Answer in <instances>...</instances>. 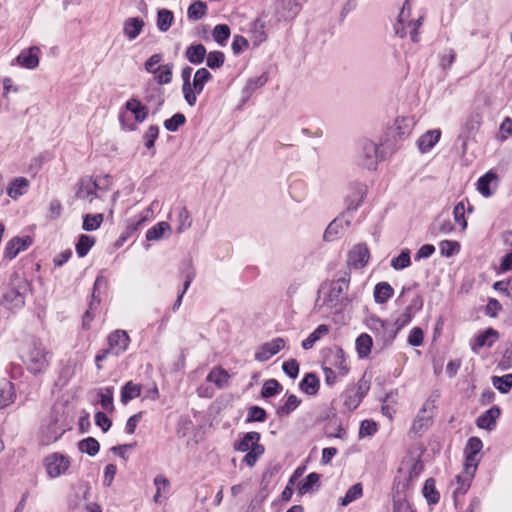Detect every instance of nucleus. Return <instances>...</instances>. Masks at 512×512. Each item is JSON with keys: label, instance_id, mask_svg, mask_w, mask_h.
Returning a JSON list of instances; mask_svg holds the SVG:
<instances>
[{"label": "nucleus", "instance_id": "obj_31", "mask_svg": "<svg viewBox=\"0 0 512 512\" xmlns=\"http://www.w3.org/2000/svg\"><path fill=\"white\" fill-rule=\"evenodd\" d=\"M206 48L202 44H192L187 47L185 56L192 64H200L206 57Z\"/></svg>", "mask_w": 512, "mask_h": 512}, {"label": "nucleus", "instance_id": "obj_4", "mask_svg": "<svg viewBox=\"0 0 512 512\" xmlns=\"http://www.w3.org/2000/svg\"><path fill=\"white\" fill-rule=\"evenodd\" d=\"M260 434L258 432H247L243 434L235 443L234 449L239 452H246L243 462L248 466H254L259 457L264 453V447L259 443Z\"/></svg>", "mask_w": 512, "mask_h": 512}, {"label": "nucleus", "instance_id": "obj_15", "mask_svg": "<svg viewBox=\"0 0 512 512\" xmlns=\"http://www.w3.org/2000/svg\"><path fill=\"white\" fill-rule=\"evenodd\" d=\"M370 258V253L366 245L357 244L352 247L348 254V265L355 268H363Z\"/></svg>", "mask_w": 512, "mask_h": 512}, {"label": "nucleus", "instance_id": "obj_2", "mask_svg": "<svg viewBox=\"0 0 512 512\" xmlns=\"http://www.w3.org/2000/svg\"><path fill=\"white\" fill-rule=\"evenodd\" d=\"M23 361L30 372L34 374L44 372L50 363V353L40 342H31L23 351Z\"/></svg>", "mask_w": 512, "mask_h": 512}, {"label": "nucleus", "instance_id": "obj_64", "mask_svg": "<svg viewBox=\"0 0 512 512\" xmlns=\"http://www.w3.org/2000/svg\"><path fill=\"white\" fill-rule=\"evenodd\" d=\"M423 331L419 327H414L408 334L407 341L411 346L417 347L422 345L423 343Z\"/></svg>", "mask_w": 512, "mask_h": 512}, {"label": "nucleus", "instance_id": "obj_53", "mask_svg": "<svg viewBox=\"0 0 512 512\" xmlns=\"http://www.w3.org/2000/svg\"><path fill=\"white\" fill-rule=\"evenodd\" d=\"M225 55L221 51H212L207 54L206 64L211 69H217L223 66Z\"/></svg>", "mask_w": 512, "mask_h": 512}, {"label": "nucleus", "instance_id": "obj_12", "mask_svg": "<svg viewBox=\"0 0 512 512\" xmlns=\"http://www.w3.org/2000/svg\"><path fill=\"white\" fill-rule=\"evenodd\" d=\"M352 220V217H348V213H342L340 216L330 222L324 232V240L332 242L338 239L344 233V231L350 227Z\"/></svg>", "mask_w": 512, "mask_h": 512}, {"label": "nucleus", "instance_id": "obj_37", "mask_svg": "<svg viewBox=\"0 0 512 512\" xmlns=\"http://www.w3.org/2000/svg\"><path fill=\"white\" fill-rule=\"evenodd\" d=\"M156 204H157V201L152 202L148 209L141 212L139 215L131 218L128 222L127 228L130 231H136L143 223H145L152 217L153 208Z\"/></svg>", "mask_w": 512, "mask_h": 512}, {"label": "nucleus", "instance_id": "obj_33", "mask_svg": "<svg viewBox=\"0 0 512 512\" xmlns=\"http://www.w3.org/2000/svg\"><path fill=\"white\" fill-rule=\"evenodd\" d=\"M319 386V379L313 373L306 374L299 384L301 391L311 396L317 394Z\"/></svg>", "mask_w": 512, "mask_h": 512}, {"label": "nucleus", "instance_id": "obj_42", "mask_svg": "<svg viewBox=\"0 0 512 512\" xmlns=\"http://www.w3.org/2000/svg\"><path fill=\"white\" fill-rule=\"evenodd\" d=\"M78 449L81 453L95 456L99 452L100 444L95 438L87 437L78 442Z\"/></svg>", "mask_w": 512, "mask_h": 512}, {"label": "nucleus", "instance_id": "obj_44", "mask_svg": "<svg viewBox=\"0 0 512 512\" xmlns=\"http://www.w3.org/2000/svg\"><path fill=\"white\" fill-rule=\"evenodd\" d=\"M177 228L178 233H183L191 227L192 220L189 211L185 207H180L177 211Z\"/></svg>", "mask_w": 512, "mask_h": 512}, {"label": "nucleus", "instance_id": "obj_8", "mask_svg": "<svg viewBox=\"0 0 512 512\" xmlns=\"http://www.w3.org/2000/svg\"><path fill=\"white\" fill-rule=\"evenodd\" d=\"M148 115V109L139 100L132 98L129 99L125 104V110L121 114L122 125L128 130L132 131L135 129V125L130 123L133 118L136 124L142 123Z\"/></svg>", "mask_w": 512, "mask_h": 512}, {"label": "nucleus", "instance_id": "obj_48", "mask_svg": "<svg viewBox=\"0 0 512 512\" xmlns=\"http://www.w3.org/2000/svg\"><path fill=\"white\" fill-rule=\"evenodd\" d=\"M158 135L159 128L155 125L149 126L143 135L144 145L148 150H151V155L155 154L154 143Z\"/></svg>", "mask_w": 512, "mask_h": 512}, {"label": "nucleus", "instance_id": "obj_36", "mask_svg": "<svg viewBox=\"0 0 512 512\" xmlns=\"http://www.w3.org/2000/svg\"><path fill=\"white\" fill-rule=\"evenodd\" d=\"M394 290L387 282H380L375 286L374 299L377 303L383 304L393 296Z\"/></svg>", "mask_w": 512, "mask_h": 512}, {"label": "nucleus", "instance_id": "obj_59", "mask_svg": "<svg viewBox=\"0 0 512 512\" xmlns=\"http://www.w3.org/2000/svg\"><path fill=\"white\" fill-rule=\"evenodd\" d=\"M362 485L360 483H357L349 488V490L346 492L345 496L341 500L342 505H347L354 500L358 499L362 495Z\"/></svg>", "mask_w": 512, "mask_h": 512}, {"label": "nucleus", "instance_id": "obj_25", "mask_svg": "<svg viewBox=\"0 0 512 512\" xmlns=\"http://www.w3.org/2000/svg\"><path fill=\"white\" fill-rule=\"evenodd\" d=\"M230 375L222 367H214L206 377L208 382L214 383L218 389H224L229 385Z\"/></svg>", "mask_w": 512, "mask_h": 512}, {"label": "nucleus", "instance_id": "obj_49", "mask_svg": "<svg viewBox=\"0 0 512 512\" xmlns=\"http://www.w3.org/2000/svg\"><path fill=\"white\" fill-rule=\"evenodd\" d=\"M207 11V5L205 2L196 0L188 8L187 14L189 19L198 20L202 18Z\"/></svg>", "mask_w": 512, "mask_h": 512}, {"label": "nucleus", "instance_id": "obj_58", "mask_svg": "<svg viewBox=\"0 0 512 512\" xmlns=\"http://www.w3.org/2000/svg\"><path fill=\"white\" fill-rule=\"evenodd\" d=\"M185 121V116L181 113H177L174 114L171 118L164 121V127L166 130L174 132L177 131L178 128L185 123Z\"/></svg>", "mask_w": 512, "mask_h": 512}, {"label": "nucleus", "instance_id": "obj_56", "mask_svg": "<svg viewBox=\"0 0 512 512\" xmlns=\"http://www.w3.org/2000/svg\"><path fill=\"white\" fill-rule=\"evenodd\" d=\"M335 367L338 376L343 377L349 372V365L342 350H338L335 354Z\"/></svg>", "mask_w": 512, "mask_h": 512}, {"label": "nucleus", "instance_id": "obj_29", "mask_svg": "<svg viewBox=\"0 0 512 512\" xmlns=\"http://www.w3.org/2000/svg\"><path fill=\"white\" fill-rule=\"evenodd\" d=\"M372 345L373 340L370 335L367 333L360 334L355 341L358 357L360 359L367 358L371 352Z\"/></svg>", "mask_w": 512, "mask_h": 512}, {"label": "nucleus", "instance_id": "obj_21", "mask_svg": "<svg viewBox=\"0 0 512 512\" xmlns=\"http://www.w3.org/2000/svg\"><path fill=\"white\" fill-rule=\"evenodd\" d=\"M30 182L25 177L14 178L7 186V195L13 199L18 200L21 196L27 193Z\"/></svg>", "mask_w": 512, "mask_h": 512}, {"label": "nucleus", "instance_id": "obj_24", "mask_svg": "<svg viewBox=\"0 0 512 512\" xmlns=\"http://www.w3.org/2000/svg\"><path fill=\"white\" fill-rule=\"evenodd\" d=\"M441 137V131L439 129L429 130L424 133L417 141L419 150L422 153L429 152L439 141Z\"/></svg>", "mask_w": 512, "mask_h": 512}, {"label": "nucleus", "instance_id": "obj_16", "mask_svg": "<svg viewBox=\"0 0 512 512\" xmlns=\"http://www.w3.org/2000/svg\"><path fill=\"white\" fill-rule=\"evenodd\" d=\"M129 343L130 338L124 330H116L108 337L109 351L115 355H120L125 352Z\"/></svg>", "mask_w": 512, "mask_h": 512}, {"label": "nucleus", "instance_id": "obj_17", "mask_svg": "<svg viewBox=\"0 0 512 512\" xmlns=\"http://www.w3.org/2000/svg\"><path fill=\"white\" fill-rule=\"evenodd\" d=\"M367 188L364 185H358L346 197V209L343 213H348V217L353 218V213L360 207L366 196Z\"/></svg>", "mask_w": 512, "mask_h": 512}, {"label": "nucleus", "instance_id": "obj_46", "mask_svg": "<svg viewBox=\"0 0 512 512\" xmlns=\"http://www.w3.org/2000/svg\"><path fill=\"white\" fill-rule=\"evenodd\" d=\"M98 396L102 408L106 411H113V389L110 387L101 388L98 391Z\"/></svg>", "mask_w": 512, "mask_h": 512}, {"label": "nucleus", "instance_id": "obj_7", "mask_svg": "<svg viewBox=\"0 0 512 512\" xmlns=\"http://www.w3.org/2000/svg\"><path fill=\"white\" fill-rule=\"evenodd\" d=\"M410 6L408 1H405L398 16V24L395 27L396 33L400 37H404L409 33L411 40L417 42L419 40L418 29L422 25L423 17L420 16L416 20L409 21Z\"/></svg>", "mask_w": 512, "mask_h": 512}, {"label": "nucleus", "instance_id": "obj_34", "mask_svg": "<svg viewBox=\"0 0 512 512\" xmlns=\"http://www.w3.org/2000/svg\"><path fill=\"white\" fill-rule=\"evenodd\" d=\"M497 175L493 171H488L485 175L479 178L477 182V190L484 197H489L492 195V191L490 190L491 184H496Z\"/></svg>", "mask_w": 512, "mask_h": 512}, {"label": "nucleus", "instance_id": "obj_41", "mask_svg": "<svg viewBox=\"0 0 512 512\" xmlns=\"http://www.w3.org/2000/svg\"><path fill=\"white\" fill-rule=\"evenodd\" d=\"M95 244V238L86 234L79 236L78 242L76 243L75 249L79 257H84L88 254L89 250Z\"/></svg>", "mask_w": 512, "mask_h": 512}, {"label": "nucleus", "instance_id": "obj_39", "mask_svg": "<svg viewBox=\"0 0 512 512\" xmlns=\"http://www.w3.org/2000/svg\"><path fill=\"white\" fill-rule=\"evenodd\" d=\"M154 485L156 487V493L154 495V501L159 502L161 498L166 497L170 491V482L163 475H157L154 478Z\"/></svg>", "mask_w": 512, "mask_h": 512}, {"label": "nucleus", "instance_id": "obj_40", "mask_svg": "<svg viewBox=\"0 0 512 512\" xmlns=\"http://www.w3.org/2000/svg\"><path fill=\"white\" fill-rule=\"evenodd\" d=\"M319 475L317 473H310L305 479L301 481L298 486L299 494L303 495L314 491L319 486Z\"/></svg>", "mask_w": 512, "mask_h": 512}, {"label": "nucleus", "instance_id": "obj_14", "mask_svg": "<svg viewBox=\"0 0 512 512\" xmlns=\"http://www.w3.org/2000/svg\"><path fill=\"white\" fill-rule=\"evenodd\" d=\"M31 244L32 239L29 236L10 239L4 249V258L14 259L20 252L27 250Z\"/></svg>", "mask_w": 512, "mask_h": 512}, {"label": "nucleus", "instance_id": "obj_20", "mask_svg": "<svg viewBox=\"0 0 512 512\" xmlns=\"http://www.w3.org/2000/svg\"><path fill=\"white\" fill-rule=\"evenodd\" d=\"M2 302L11 310L21 308L25 304V296L20 287H10L4 293Z\"/></svg>", "mask_w": 512, "mask_h": 512}, {"label": "nucleus", "instance_id": "obj_55", "mask_svg": "<svg viewBox=\"0 0 512 512\" xmlns=\"http://www.w3.org/2000/svg\"><path fill=\"white\" fill-rule=\"evenodd\" d=\"M440 253L443 256L450 257L460 250V245L457 241L444 240L439 244Z\"/></svg>", "mask_w": 512, "mask_h": 512}, {"label": "nucleus", "instance_id": "obj_43", "mask_svg": "<svg viewBox=\"0 0 512 512\" xmlns=\"http://www.w3.org/2000/svg\"><path fill=\"white\" fill-rule=\"evenodd\" d=\"M422 493L430 504H435L439 501V492L436 490L435 481L431 478L425 481Z\"/></svg>", "mask_w": 512, "mask_h": 512}, {"label": "nucleus", "instance_id": "obj_32", "mask_svg": "<svg viewBox=\"0 0 512 512\" xmlns=\"http://www.w3.org/2000/svg\"><path fill=\"white\" fill-rule=\"evenodd\" d=\"M500 415V410L497 407H491L485 414L477 419L479 428L490 430L495 426L496 419Z\"/></svg>", "mask_w": 512, "mask_h": 512}, {"label": "nucleus", "instance_id": "obj_28", "mask_svg": "<svg viewBox=\"0 0 512 512\" xmlns=\"http://www.w3.org/2000/svg\"><path fill=\"white\" fill-rule=\"evenodd\" d=\"M330 329L326 324L319 325L309 336L302 341V348L305 350L311 349L316 342L328 335Z\"/></svg>", "mask_w": 512, "mask_h": 512}, {"label": "nucleus", "instance_id": "obj_38", "mask_svg": "<svg viewBox=\"0 0 512 512\" xmlns=\"http://www.w3.org/2000/svg\"><path fill=\"white\" fill-rule=\"evenodd\" d=\"M96 188L97 185L95 182L90 180L82 181L77 192V197L92 202L97 197Z\"/></svg>", "mask_w": 512, "mask_h": 512}, {"label": "nucleus", "instance_id": "obj_5", "mask_svg": "<svg viewBox=\"0 0 512 512\" xmlns=\"http://www.w3.org/2000/svg\"><path fill=\"white\" fill-rule=\"evenodd\" d=\"M163 55L155 53L151 55L144 63V70L153 75L155 82L159 85H166L172 81L173 64H162Z\"/></svg>", "mask_w": 512, "mask_h": 512}, {"label": "nucleus", "instance_id": "obj_54", "mask_svg": "<svg viewBox=\"0 0 512 512\" xmlns=\"http://www.w3.org/2000/svg\"><path fill=\"white\" fill-rule=\"evenodd\" d=\"M300 403V399L296 395L291 394L287 397L285 404L278 409L277 413L280 415H288L294 411Z\"/></svg>", "mask_w": 512, "mask_h": 512}, {"label": "nucleus", "instance_id": "obj_1", "mask_svg": "<svg viewBox=\"0 0 512 512\" xmlns=\"http://www.w3.org/2000/svg\"><path fill=\"white\" fill-rule=\"evenodd\" d=\"M349 280L345 277L321 284L314 304V311L325 315L338 310L345 298Z\"/></svg>", "mask_w": 512, "mask_h": 512}, {"label": "nucleus", "instance_id": "obj_52", "mask_svg": "<svg viewBox=\"0 0 512 512\" xmlns=\"http://www.w3.org/2000/svg\"><path fill=\"white\" fill-rule=\"evenodd\" d=\"M453 218L455 224L458 225L462 231L467 228V221L465 219V204L463 201H460L455 205L453 209Z\"/></svg>", "mask_w": 512, "mask_h": 512}, {"label": "nucleus", "instance_id": "obj_61", "mask_svg": "<svg viewBox=\"0 0 512 512\" xmlns=\"http://www.w3.org/2000/svg\"><path fill=\"white\" fill-rule=\"evenodd\" d=\"M192 72H193V69L189 66L184 67L181 71V78L183 81L182 93H183L184 97H185V95H188V97L190 95H192V93L190 92V84L192 82L191 81Z\"/></svg>", "mask_w": 512, "mask_h": 512}, {"label": "nucleus", "instance_id": "obj_60", "mask_svg": "<svg viewBox=\"0 0 512 512\" xmlns=\"http://www.w3.org/2000/svg\"><path fill=\"white\" fill-rule=\"evenodd\" d=\"M410 264H411V261H410V254H409L408 250L402 251L398 257L392 259V261H391V266L395 270H402V269L408 267Z\"/></svg>", "mask_w": 512, "mask_h": 512}, {"label": "nucleus", "instance_id": "obj_47", "mask_svg": "<svg viewBox=\"0 0 512 512\" xmlns=\"http://www.w3.org/2000/svg\"><path fill=\"white\" fill-rule=\"evenodd\" d=\"M213 39L220 45L225 46L230 36V28L226 24H218L212 31Z\"/></svg>", "mask_w": 512, "mask_h": 512}, {"label": "nucleus", "instance_id": "obj_62", "mask_svg": "<svg viewBox=\"0 0 512 512\" xmlns=\"http://www.w3.org/2000/svg\"><path fill=\"white\" fill-rule=\"evenodd\" d=\"M512 135V119L507 117L505 118L500 127L497 134V138L501 141L507 140Z\"/></svg>", "mask_w": 512, "mask_h": 512}, {"label": "nucleus", "instance_id": "obj_63", "mask_svg": "<svg viewBox=\"0 0 512 512\" xmlns=\"http://www.w3.org/2000/svg\"><path fill=\"white\" fill-rule=\"evenodd\" d=\"M361 401H362L361 395H357L354 392V390H349L346 393L344 405L347 409L354 410L359 406Z\"/></svg>", "mask_w": 512, "mask_h": 512}, {"label": "nucleus", "instance_id": "obj_11", "mask_svg": "<svg viewBox=\"0 0 512 512\" xmlns=\"http://www.w3.org/2000/svg\"><path fill=\"white\" fill-rule=\"evenodd\" d=\"M358 164L365 169L374 170L378 164V145L370 140H365L360 145Z\"/></svg>", "mask_w": 512, "mask_h": 512}, {"label": "nucleus", "instance_id": "obj_30", "mask_svg": "<svg viewBox=\"0 0 512 512\" xmlns=\"http://www.w3.org/2000/svg\"><path fill=\"white\" fill-rule=\"evenodd\" d=\"M497 338V331L490 328L476 337L475 342L472 345V349L473 351L477 352L479 348L485 346L490 347L497 340Z\"/></svg>", "mask_w": 512, "mask_h": 512}, {"label": "nucleus", "instance_id": "obj_13", "mask_svg": "<svg viewBox=\"0 0 512 512\" xmlns=\"http://www.w3.org/2000/svg\"><path fill=\"white\" fill-rule=\"evenodd\" d=\"M285 345L286 343L283 338H274L271 341L266 342L257 348L254 355L255 360L259 362L268 361L271 357H273L282 349H284Z\"/></svg>", "mask_w": 512, "mask_h": 512}, {"label": "nucleus", "instance_id": "obj_18", "mask_svg": "<svg viewBox=\"0 0 512 512\" xmlns=\"http://www.w3.org/2000/svg\"><path fill=\"white\" fill-rule=\"evenodd\" d=\"M477 468L473 464H464L463 471L456 477L455 494H465L469 489Z\"/></svg>", "mask_w": 512, "mask_h": 512}, {"label": "nucleus", "instance_id": "obj_22", "mask_svg": "<svg viewBox=\"0 0 512 512\" xmlns=\"http://www.w3.org/2000/svg\"><path fill=\"white\" fill-rule=\"evenodd\" d=\"M145 23L139 17H130L124 21L123 34L129 40L136 39L142 32Z\"/></svg>", "mask_w": 512, "mask_h": 512}, {"label": "nucleus", "instance_id": "obj_26", "mask_svg": "<svg viewBox=\"0 0 512 512\" xmlns=\"http://www.w3.org/2000/svg\"><path fill=\"white\" fill-rule=\"evenodd\" d=\"M16 399V393L14 389V385L7 381H0V408H5L12 403H14Z\"/></svg>", "mask_w": 512, "mask_h": 512}, {"label": "nucleus", "instance_id": "obj_19", "mask_svg": "<svg viewBox=\"0 0 512 512\" xmlns=\"http://www.w3.org/2000/svg\"><path fill=\"white\" fill-rule=\"evenodd\" d=\"M40 49L36 46L24 49L17 56L16 62L19 66L26 69H35L39 65Z\"/></svg>", "mask_w": 512, "mask_h": 512}, {"label": "nucleus", "instance_id": "obj_51", "mask_svg": "<svg viewBox=\"0 0 512 512\" xmlns=\"http://www.w3.org/2000/svg\"><path fill=\"white\" fill-rule=\"evenodd\" d=\"M103 219V214L100 213L94 215L87 214L84 216L82 227L86 231L96 230L101 226Z\"/></svg>", "mask_w": 512, "mask_h": 512}, {"label": "nucleus", "instance_id": "obj_57", "mask_svg": "<svg viewBox=\"0 0 512 512\" xmlns=\"http://www.w3.org/2000/svg\"><path fill=\"white\" fill-rule=\"evenodd\" d=\"M280 390V384L275 379H269L264 382L262 386L261 395L264 398H269L276 395Z\"/></svg>", "mask_w": 512, "mask_h": 512}, {"label": "nucleus", "instance_id": "obj_6", "mask_svg": "<svg viewBox=\"0 0 512 512\" xmlns=\"http://www.w3.org/2000/svg\"><path fill=\"white\" fill-rule=\"evenodd\" d=\"M368 329L375 335L376 342L382 348L390 345L396 337L397 330L393 326L375 315L366 319Z\"/></svg>", "mask_w": 512, "mask_h": 512}, {"label": "nucleus", "instance_id": "obj_35", "mask_svg": "<svg viewBox=\"0 0 512 512\" xmlns=\"http://www.w3.org/2000/svg\"><path fill=\"white\" fill-rule=\"evenodd\" d=\"M141 385L128 381L121 389V402L125 405L141 394Z\"/></svg>", "mask_w": 512, "mask_h": 512}, {"label": "nucleus", "instance_id": "obj_27", "mask_svg": "<svg viewBox=\"0 0 512 512\" xmlns=\"http://www.w3.org/2000/svg\"><path fill=\"white\" fill-rule=\"evenodd\" d=\"M170 232V224L166 221H161L149 228L145 237L148 241H157L162 239L166 234H170Z\"/></svg>", "mask_w": 512, "mask_h": 512}, {"label": "nucleus", "instance_id": "obj_50", "mask_svg": "<svg viewBox=\"0 0 512 512\" xmlns=\"http://www.w3.org/2000/svg\"><path fill=\"white\" fill-rule=\"evenodd\" d=\"M493 386L501 393H507L512 387V374L492 377Z\"/></svg>", "mask_w": 512, "mask_h": 512}, {"label": "nucleus", "instance_id": "obj_23", "mask_svg": "<svg viewBox=\"0 0 512 512\" xmlns=\"http://www.w3.org/2000/svg\"><path fill=\"white\" fill-rule=\"evenodd\" d=\"M483 447L482 441L479 438L472 437L468 440L465 448V462L464 464H473L474 467H478L479 459L478 454Z\"/></svg>", "mask_w": 512, "mask_h": 512}, {"label": "nucleus", "instance_id": "obj_9", "mask_svg": "<svg viewBox=\"0 0 512 512\" xmlns=\"http://www.w3.org/2000/svg\"><path fill=\"white\" fill-rule=\"evenodd\" d=\"M70 464V458L59 452L52 453L44 459L46 472L51 478H57L65 474Z\"/></svg>", "mask_w": 512, "mask_h": 512}, {"label": "nucleus", "instance_id": "obj_10", "mask_svg": "<svg viewBox=\"0 0 512 512\" xmlns=\"http://www.w3.org/2000/svg\"><path fill=\"white\" fill-rule=\"evenodd\" d=\"M212 80V74L206 68L198 69L190 84V92L192 95L188 97L185 95L184 99L186 103L193 107L197 102V96L202 93L205 85Z\"/></svg>", "mask_w": 512, "mask_h": 512}, {"label": "nucleus", "instance_id": "obj_45", "mask_svg": "<svg viewBox=\"0 0 512 512\" xmlns=\"http://www.w3.org/2000/svg\"><path fill=\"white\" fill-rule=\"evenodd\" d=\"M174 16L170 10L161 9L157 14V27L160 31L166 32L172 25Z\"/></svg>", "mask_w": 512, "mask_h": 512}, {"label": "nucleus", "instance_id": "obj_3", "mask_svg": "<svg viewBox=\"0 0 512 512\" xmlns=\"http://www.w3.org/2000/svg\"><path fill=\"white\" fill-rule=\"evenodd\" d=\"M423 470L422 462L415 456L405 457L398 469L396 476V486L398 490L405 491L409 489Z\"/></svg>", "mask_w": 512, "mask_h": 512}]
</instances>
